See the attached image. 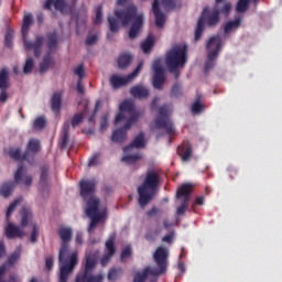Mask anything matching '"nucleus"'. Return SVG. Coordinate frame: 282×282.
Here are the masks:
<instances>
[{
	"label": "nucleus",
	"mask_w": 282,
	"mask_h": 282,
	"mask_svg": "<svg viewBox=\"0 0 282 282\" xmlns=\"http://www.w3.org/2000/svg\"><path fill=\"white\" fill-rule=\"evenodd\" d=\"M80 196L87 200L86 215L90 219L88 232L91 235L98 224H102L107 219V207L100 205V199L94 197L96 191V180H83L79 183Z\"/></svg>",
	"instance_id": "f257e3e1"
},
{
	"label": "nucleus",
	"mask_w": 282,
	"mask_h": 282,
	"mask_svg": "<svg viewBox=\"0 0 282 282\" xmlns=\"http://www.w3.org/2000/svg\"><path fill=\"white\" fill-rule=\"evenodd\" d=\"M57 235L62 241L58 261H59V282H67L69 274L78 264V251L69 249V241L74 237V230L70 227H59Z\"/></svg>",
	"instance_id": "f03ea898"
},
{
	"label": "nucleus",
	"mask_w": 282,
	"mask_h": 282,
	"mask_svg": "<svg viewBox=\"0 0 282 282\" xmlns=\"http://www.w3.org/2000/svg\"><path fill=\"white\" fill-rule=\"evenodd\" d=\"M120 113L117 115L115 119V124H118L124 120H127V116H129V120L126 122L123 128L118 129L112 132L111 140L112 142H124L127 140V131L131 129V126L135 124L138 122V118H140V113L135 111V102L131 99L124 100L120 106H119Z\"/></svg>",
	"instance_id": "7ed1b4c3"
},
{
	"label": "nucleus",
	"mask_w": 282,
	"mask_h": 282,
	"mask_svg": "<svg viewBox=\"0 0 282 282\" xmlns=\"http://www.w3.org/2000/svg\"><path fill=\"white\" fill-rule=\"evenodd\" d=\"M155 267H147L143 272H137L133 282H144L147 279L150 282H158V278L162 274H166V268L169 267V249L166 247H159L153 254Z\"/></svg>",
	"instance_id": "20e7f679"
},
{
	"label": "nucleus",
	"mask_w": 282,
	"mask_h": 282,
	"mask_svg": "<svg viewBox=\"0 0 282 282\" xmlns=\"http://www.w3.org/2000/svg\"><path fill=\"white\" fill-rule=\"evenodd\" d=\"M221 1L224 0H216L215 8L210 11L208 8H205L203 10L202 17L199 18L196 26L195 32V41H199L202 39V34H204V28H206V21L209 28H213V25H217L219 23V14H225L228 17L230 14V10L232 8V4L225 3L221 7Z\"/></svg>",
	"instance_id": "39448f33"
},
{
	"label": "nucleus",
	"mask_w": 282,
	"mask_h": 282,
	"mask_svg": "<svg viewBox=\"0 0 282 282\" xmlns=\"http://www.w3.org/2000/svg\"><path fill=\"white\" fill-rule=\"evenodd\" d=\"M115 17L121 21L122 25H129L132 23L129 31V39H135L142 30V23H144V14L138 13L137 7H129L127 10L115 11Z\"/></svg>",
	"instance_id": "423d86ee"
},
{
	"label": "nucleus",
	"mask_w": 282,
	"mask_h": 282,
	"mask_svg": "<svg viewBox=\"0 0 282 282\" xmlns=\"http://www.w3.org/2000/svg\"><path fill=\"white\" fill-rule=\"evenodd\" d=\"M188 54V46L185 44H176L166 54V66L175 78H180L178 67L186 65V56Z\"/></svg>",
	"instance_id": "0eeeda50"
},
{
	"label": "nucleus",
	"mask_w": 282,
	"mask_h": 282,
	"mask_svg": "<svg viewBox=\"0 0 282 282\" xmlns=\"http://www.w3.org/2000/svg\"><path fill=\"white\" fill-rule=\"evenodd\" d=\"M160 184V178L158 172L150 171L147 173L143 184L138 187L139 204L144 207L153 197H155V191H158V185Z\"/></svg>",
	"instance_id": "6e6552de"
},
{
	"label": "nucleus",
	"mask_w": 282,
	"mask_h": 282,
	"mask_svg": "<svg viewBox=\"0 0 282 282\" xmlns=\"http://www.w3.org/2000/svg\"><path fill=\"white\" fill-rule=\"evenodd\" d=\"M21 221L20 226L14 225L13 223L7 221L4 227V235L7 239H22L25 237V226L32 221V212L28 207L21 209Z\"/></svg>",
	"instance_id": "1a4fd4ad"
},
{
	"label": "nucleus",
	"mask_w": 282,
	"mask_h": 282,
	"mask_svg": "<svg viewBox=\"0 0 282 282\" xmlns=\"http://www.w3.org/2000/svg\"><path fill=\"white\" fill-rule=\"evenodd\" d=\"M30 25H32V14H26L23 18L22 24V36L25 50H32L34 52L35 58L41 56L43 50V44L45 43V37L43 35H36L35 41H28V33L30 32Z\"/></svg>",
	"instance_id": "9d476101"
},
{
	"label": "nucleus",
	"mask_w": 282,
	"mask_h": 282,
	"mask_svg": "<svg viewBox=\"0 0 282 282\" xmlns=\"http://www.w3.org/2000/svg\"><path fill=\"white\" fill-rule=\"evenodd\" d=\"M171 113L173 109L169 105H164L159 108V113L152 123V129H163L167 135H175V124L171 120Z\"/></svg>",
	"instance_id": "9b49d317"
},
{
	"label": "nucleus",
	"mask_w": 282,
	"mask_h": 282,
	"mask_svg": "<svg viewBox=\"0 0 282 282\" xmlns=\"http://www.w3.org/2000/svg\"><path fill=\"white\" fill-rule=\"evenodd\" d=\"M96 261H98V251L87 253L85 272L79 273L76 276L75 282H102V274H91V270L96 268Z\"/></svg>",
	"instance_id": "f8f14e48"
},
{
	"label": "nucleus",
	"mask_w": 282,
	"mask_h": 282,
	"mask_svg": "<svg viewBox=\"0 0 282 282\" xmlns=\"http://www.w3.org/2000/svg\"><path fill=\"white\" fill-rule=\"evenodd\" d=\"M221 45H224V42H221V36L216 35L209 39L207 43V62L205 64L206 74H208V72H210L213 67H215V61H217V56L219 54V51L221 50Z\"/></svg>",
	"instance_id": "ddd939ff"
},
{
	"label": "nucleus",
	"mask_w": 282,
	"mask_h": 282,
	"mask_svg": "<svg viewBox=\"0 0 282 282\" xmlns=\"http://www.w3.org/2000/svg\"><path fill=\"white\" fill-rule=\"evenodd\" d=\"M191 193H193V184L185 183L181 185L176 192V199H180L181 206L176 209V215H184L191 202Z\"/></svg>",
	"instance_id": "4468645a"
},
{
	"label": "nucleus",
	"mask_w": 282,
	"mask_h": 282,
	"mask_svg": "<svg viewBox=\"0 0 282 282\" xmlns=\"http://www.w3.org/2000/svg\"><path fill=\"white\" fill-rule=\"evenodd\" d=\"M142 67H144V62H140L137 68L128 76L122 77L120 75H112L110 77V85H112L113 89H118L119 87H124V85H129V83L134 80V78L140 74Z\"/></svg>",
	"instance_id": "2eb2a0df"
},
{
	"label": "nucleus",
	"mask_w": 282,
	"mask_h": 282,
	"mask_svg": "<svg viewBox=\"0 0 282 282\" xmlns=\"http://www.w3.org/2000/svg\"><path fill=\"white\" fill-rule=\"evenodd\" d=\"M153 76V87L154 89H162L164 87V82L166 77L164 76V68H162V59H155L152 64Z\"/></svg>",
	"instance_id": "dca6fc26"
},
{
	"label": "nucleus",
	"mask_w": 282,
	"mask_h": 282,
	"mask_svg": "<svg viewBox=\"0 0 282 282\" xmlns=\"http://www.w3.org/2000/svg\"><path fill=\"white\" fill-rule=\"evenodd\" d=\"M116 241V235H111L109 239L106 241L105 253L101 258V265L105 267L111 261V257L116 254V246L113 245Z\"/></svg>",
	"instance_id": "f3484780"
},
{
	"label": "nucleus",
	"mask_w": 282,
	"mask_h": 282,
	"mask_svg": "<svg viewBox=\"0 0 282 282\" xmlns=\"http://www.w3.org/2000/svg\"><path fill=\"white\" fill-rule=\"evenodd\" d=\"M53 6L55 10H58L62 14H68V12H72V8L67 6L65 0H46L44 3V10H52Z\"/></svg>",
	"instance_id": "a211bd4d"
},
{
	"label": "nucleus",
	"mask_w": 282,
	"mask_h": 282,
	"mask_svg": "<svg viewBox=\"0 0 282 282\" xmlns=\"http://www.w3.org/2000/svg\"><path fill=\"white\" fill-rule=\"evenodd\" d=\"M145 144L147 142L144 141V134L141 132L137 135V138H134L130 145L123 148V153H126V155H129V153H135V149H143Z\"/></svg>",
	"instance_id": "6ab92c4d"
},
{
	"label": "nucleus",
	"mask_w": 282,
	"mask_h": 282,
	"mask_svg": "<svg viewBox=\"0 0 282 282\" xmlns=\"http://www.w3.org/2000/svg\"><path fill=\"white\" fill-rule=\"evenodd\" d=\"M152 11L155 17L156 28H164V23H166V15L160 10V0H154Z\"/></svg>",
	"instance_id": "aec40b11"
},
{
	"label": "nucleus",
	"mask_w": 282,
	"mask_h": 282,
	"mask_svg": "<svg viewBox=\"0 0 282 282\" xmlns=\"http://www.w3.org/2000/svg\"><path fill=\"white\" fill-rule=\"evenodd\" d=\"M14 181L15 184H21V182H23L25 186H32V177L25 174V167H23V165L18 167V171L14 174Z\"/></svg>",
	"instance_id": "412c9836"
},
{
	"label": "nucleus",
	"mask_w": 282,
	"mask_h": 282,
	"mask_svg": "<svg viewBox=\"0 0 282 282\" xmlns=\"http://www.w3.org/2000/svg\"><path fill=\"white\" fill-rule=\"evenodd\" d=\"M130 94L131 96H133V98H149V89H147V87L142 85H137L132 87Z\"/></svg>",
	"instance_id": "4be33fe9"
},
{
	"label": "nucleus",
	"mask_w": 282,
	"mask_h": 282,
	"mask_svg": "<svg viewBox=\"0 0 282 282\" xmlns=\"http://www.w3.org/2000/svg\"><path fill=\"white\" fill-rule=\"evenodd\" d=\"M50 67H54V58L52 57V54H46L40 64V74H45L46 70L50 69Z\"/></svg>",
	"instance_id": "5701e85b"
},
{
	"label": "nucleus",
	"mask_w": 282,
	"mask_h": 282,
	"mask_svg": "<svg viewBox=\"0 0 282 282\" xmlns=\"http://www.w3.org/2000/svg\"><path fill=\"white\" fill-rule=\"evenodd\" d=\"M47 47L51 53L58 48V34L56 32L47 34Z\"/></svg>",
	"instance_id": "b1692460"
},
{
	"label": "nucleus",
	"mask_w": 282,
	"mask_h": 282,
	"mask_svg": "<svg viewBox=\"0 0 282 282\" xmlns=\"http://www.w3.org/2000/svg\"><path fill=\"white\" fill-rule=\"evenodd\" d=\"M67 144H69V121L64 123L59 147L61 149H65Z\"/></svg>",
	"instance_id": "393cba45"
},
{
	"label": "nucleus",
	"mask_w": 282,
	"mask_h": 282,
	"mask_svg": "<svg viewBox=\"0 0 282 282\" xmlns=\"http://www.w3.org/2000/svg\"><path fill=\"white\" fill-rule=\"evenodd\" d=\"M10 73L8 68H2L0 70V89H8L10 87Z\"/></svg>",
	"instance_id": "a878e982"
},
{
	"label": "nucleus",
	"mask_w": 282,
	"mask_h": 282,
	"mask_svg": "<svg viewBox=\"0 0 282 282\" xmlns=\"http://www.w3.org/2000/svg\"><path fill=\"white\" fill-rule=\"evenodd\" d=\"M62 100H63V93L57 91L53 94L51 102H52V109L53 111H55V113H58V111H61Z\"/></svg>",
	"instance_id": "bb28decb"
},
{
	"label": "nucleus",
	"mask_w": 282,
	"mask_h": 282,
	"mask_svg": "<svg viewBox=\"0 0 282 282\" xmlns=\"http://www.w3.org/2000/svg\"><path fill=\"white\" fill-rule=\"evenodd\" d=\"M17 186V183L14 182H7L4 184H2L1 188H0V195L2 197H10V195H12V192L14 191Z\"/></svg>",
	"instance_id": "cd10ccee"
},
{
	"label": "nucleus",
	"mask_w": 282,
	"mask_h": 282,
	"mask_svg": "<svg viewBox=\"0 0 282 282\" xmlns=\"http://www.w3.org/2000/svg\"><path fill=\"white\" fill-rule=\"evenodd\" d=\"M183 153L181 155L183 162H188L191 160V156L193 155V148L187 143L185 145L178 147V154Z\"/></svg>",
	"instance_id": "c85d7f7f"
},
{
	"label": "nucleus",
	"mask_w": 282,
	"mask_h": 282,
	"mask_svg": "<svg viewBox=\"0 0 282 282\" xmlns=\"http://www.w3.org/2000/svg\"><path fill=\"white\" fill-rule=\"evenodd\" d=\"M131 61H133V56L130 54H122L118 58V66L120 69H124V67H128V65L131 64Z\"/></svg>",
	"instance_id": "c756f323"
},
{
	"label": "nucleus",
	"mask_w": 282,
	"mask_h": 282,
	"mask_svg": "<svg viewBox=\"0 0 282 282\" xmlns=\"http://www.w3.org/2000/svg\"><path fill=\"white\" fill-rule=\"evenodd\" d=\"M39 151H41V142L36 139L30 140L26 148V155L29 153H39Z\"/></svg>",
	"instance_id": "7c9ffc66"
},
{
	"label": "nucleus",
	"mask_w": 282,
	"mask_h": 282,
	"mask_svg": "<svg viewBox=\"0 0 282 282\" xmlns=\"http://www.w3.org/2000/svg\"><path fill=\"white\" fill-rule=\"evenodd\" d=\"M241 25V20L239 18L234 21H229L225 25V34H230L234 30H237Z\"/></svg>",
	"instance_id": "2f4dec72"
},
{
	"label": "nucleus",
	"mask_w": 282,
	"mask_h": 282,
	"mask_svg": "<svg viewBox=\"0 0 282 282\" xmlns=\"http://www.w3.org/2000/svg\"><path fill=\"white\" fill-rule=\"evenodd\" d=\"M153 43H155V39L153 35H149L144 42L141 44V48L143 50L144 54H149L153 48Z\"/></svg>",
	"instance_id": "473e14b6"
},
{
	"label": "nucleus",
	"mask_w": 282,
	"mask_h": 282,
	"mask_svg": "<svg viewBox=\"0 0 282 282\" xmlns=\"http://www.w3.org/2000/svg\"><path fill=\"white\" fill-rule=\"evenodd\" d=\"M86 113H87V105H85V109L82 112L76 113L73 117V119L70 121L72 127H78V124H80V122H83Z\"/></svg>",
	"instance_id": "72a5a7b5"
},
{
	"label": "nucleus",
	"mask_w": 282,
	"mask_h": 282,
	"mask_svg": "<svg viewBox=\"0 0 282 282\" xmlns=\"http://www.w3.org/2000/svg\"><path fill=\"white\" fill-rule=\"evenodd\" d=\"M9 155L12 158V160L17 161L28 160V152L21 155V150L19 148L11 149Z\"/></svg>",
	"instance_id": "f704fd0d"
},
{
	"label": "nucleus",
	"mask_w": 282,
	"mask_h": 282,
	"mask_svg": "<svg viewBox=\"0 0 282 282\" xmlns=\"http://www.w3.org/2000/svg\"><path fill=\"white\" fill-rule=\"evenodd\" d=\"M121 160L122 162H126V164H135L138 160H142V155L140 153L128 154L124 155Z\"/></svg>",
	"instance_id": "c9c22d12"
},
{
	"label": "nucleus",
	"mask_w": 282,
	"mask_h": 282,
	"mask_svg": "<svg viewBox=\"0 0 282 282\" xmlns=\"http://www.w3.org/2000/svg\"><path fill=\"white\" fill-rule=\"evenodd\" d=\"M251 1H253L254 6H257V0H239L236 7L237 12H246Z\"/></svg>",
	"instance_id": "e433bc0d"
},
{
	"label": "nucleus",
	"mask_w": 282,
	"mask_h": 282,
	"mask_svg": "<svg viewBox=\"0 0 282 282\" xmlns=\"http://www.w3.org/2000/svg\"><path fill=\"white\" fill-rule=\"evenodd\" d=\"M23 200V198H17L14 200V203H11L7 209V221H10V217L12 216V213H14V210H17V207L19 206V204H21V202Z\"/></svg>",
	"instance_id": "4c0bfd02"
},
{
	"label": "nucleus",
	"mask_w": 282,
	"mask_h": 282,
	"mask_svg": "<svg viewBox=\"0 0 282 282\" xmlns=\"http://www.w3.org/2000/svg\"><path fill=\"white\" fill-rule=\"evenodd\" d=\"M47 124V121L44 117H39L33 122V129L35 131H41V129H45V126Z\"/></svg>",
	"instance_id": "58836bf2"
},
{
	"label": "nucleus",
	"mask_w": 282,
	"mask_h": 282,
	"mask_svg": "<svg viewBox=\"0 0 282 282\" xmlns=\"http://www.w3.org/2000/svg\"><path fill=\"white\" fill-rule=\"evenodd\" d=\"M122 274V268L111 269L108 273V279L110 281H117L119 276Z\"/></svg>",
	"instance_id": "ea45409f"
},
{
	"label": "nucleus",
	"mask_w": 282,
	"mask_h": 282,
	"mask_svg": "<svg viewBox=\"0 0 282 282\" xmlns=\"http://www.w3.org/2000/svg\"><path fill=\"white\" fill-rule=\"evenodd\" d=\"M109 28L112 32H118L120 30V22L113 17H108Z\"/></svg>",
	"instance_id": "a19ab883"
},
{
	"label": "nucleus",
	"mask_w": 282,
	"mask_h": 282,
	"mask_svg": "<svg viewBox=\"0 0 282 282\" xmlns=\"http://www.w3.org/2000/svg\"><path fill=\"white\" fill-rule=\"evenodd\" d=\"M32 69H34V59L29 57L24 64L23 72L24 74H32Z\"/></svg>",
	"instance_id": "79ce46f5"
},
{
	"label": "nucleus",
	"mask_w": 282,
	"mask_h": 282,
	"mask_svg": "<svg viewBox=\"0 0 282 282\" xmlns=\"http://www.w3.org/2000/svg\"><path fill=\"white\" fill-rule=\"evenodd\" d=\"M14 36V31L12 29H8L6 36H4V43L7 47H12V39Z\"/></svg>",
	"instance_id": "37998d69"
},
{
	"label": "nucleus",
	"mask_w": 282,
	"mask_h": 282,
	"mask_svg": "<svg viewBox=\"0 0 282 282\" xmlns=\"http://www.w3.org/2000/svg\"><path fill=\"white\" fill-rule=\"evenodd\" d=\"M95 25H100L102 23V6L96 8V17L94 19Z\"/></svg>",
	"instance_id": "c03bdc74"
},
{
	"label": "nucleus",
	"mask_w": 282,
	"mask_h": 282,
	"mask_svg": "<svg viewBox=\"0 0 282 282\" xmlns=\"http://www.w3.org/2000/svg\"><path fill=\"white\" fill-rule=\"evenodd\" d=\"M36 239H39V226H36V224H33L32 225V232H31L32 243H36Z\"/></svg>",
	"instance_id": "a18cd8bd"
},
{
	"label": "nucleus",
	"mask_w": 282,
	"mask_h": 282,
	"mask_svg": "<svg viewBox=\"0 0 282 282\" xmlns=\"http://www.w3.org/2000/svg\"><path fill=\"white\" fill-rule=\"evenodd\" d=\"M74 73L76 74V76H78L79 80H83V78H85V67L83 66V64L77 66L74 69Z\"/></svg>",
	"instance_id": "49530a36"
},
{
	"label": "nucleus",
	"mask_w": 282,
	"mask_h": 282,
	"mask_svg": "<svg viewBox=\"0 0 282 282\" xmlns=\"http://www.w3.org/2000/svg\"><path fill=\"white\" fill-rule=\"evenodd\" d=\"M171 95L173 96V98H177V97L182 96V87L180 86V84H175L172 87Z\"/></svg>",
	"instance_id": "de8ad7c7"
},
{
	"label": "nucleus",
	"mask_w": 282,
	"mask_h": 282,
	"mask_svg": "<svg viewBox=\"0 0 282 282\" xmlns=\"http://www.w3.org/2000/svg\"><path fill=\"white\" fill-rule=\"evenodd\" d=\"M204 109V106L200 105L199 99H197L193 106H192V112L193 113H202V110Z\"/></svg>",
	"instance_id": "09e8293b"
},
{
	"label": "nucleus",
	"mask_w": 282,
	"mask_h": 282,
	"mask_svg": "<svg viewBox=\"0 0 282 282\" xmlns=\"http://www.w3.org/2000/svg\"><path fill=\"white\" fill-rule=\"evenodd\" d=\"M40 184H41L42 187L47 186V167H44L42 170Z\"/></svg>",
	"instance_id": "8fccbe9b"
},
{
	"label": "nucleus",
	"mask_w": 282,
	"mask_h": 282,
	"mask_svg": "<svg viewBox=\"0 0 282 282\" xmlns=\"http://www.w3.org/2000/svg\"><path fill=\"white\" fill-rule=\"evenodd\" d=\"M162 6L165 8V10H174L175 0H162Z\"/></svg>",
	"instance_id": "3c124183"
},
{
	"label": "nucleus",
	"mask_w": 282,
	"mask_h": 282,
	"mask_svg": "<svg viewBox=\"0 0 282 282\" xmlns=\"http://www.w3.org/2000/svg\"><path fill=\"white\" fill-rule=\"evenodd\" d=\"M131 257V247H126L121 252V261H124V259H129Z\"/></svg>",
	"instance_id": "603ef678"
},
{
	"label": "nucleus",
	"mask_w": 282,
	"mask_h": 282,
	"mask_svg": "<svg viewBox=\"0 0 282 282\" xmlns=\"http://www.w3.org/2000/svg\"><path fill=\"white\" fill-rule=\"evenodd\" d=\"M97 41H98V35H89L86 39V45H94L97 43Z\"/></svg>",
	"instance_id": "864d4df0"
},
{
	"label": "nucleus",
	"mask_w": 282,
	"mask_h": 282,
	"mask_svg": "<svg viewBox=\"0 0 282 282\" xmlns=\"http://www.w3.org/2000/svg\"><path fill=\"white\" fill-rule=\"evenodd\" d=\"M107 118H108L107 115L101 117V123H100L101 131H105V129H107V127L109 124Z\"/></svg>",
	"instance_id": "5fc2aeb1"
},
{
	"label": "nucleus",
	"mask_w": 282,
	"mask_h": 282,
	"mask_svg": "<svg viewBox=\"0 0 282 282\" xmlns=\"http://www.w3.org/2000/svg\"><path fill=\"white\" fill-rule=\"evenodd\" d=\"M98 158H100V154H95L90 160L88 165L89 166H96V164H98Z\"/></svg>",
	"instance_id": "6e6d98bb"
},
{
	"label": "nucleus",
	"mask_w": 282,
	"mask_h": 282,
	"mask_svg": "<svg viewBox=\"0 0 282 282\" xmlns=\"http://www.w3.org/2000/svg\"><path fill=\"white\" fill-rule=\"evenodd\" d=\"M0 102H7L8 101V93L6 89H0Z\"/></svg>",
	"instance_id": "4d7b16f0"
},
{
	"label": "nucleus",
	"mask_w": 282,
	"mask_h": 282,
	"mask_svg": "<svg viewBox=\"0 0 282 282\" xmlns=\"http://www.w3.org/2000/svg\"><path fill=\"white\" fill-rule=\"evenodd\" d=\"M77 91L78 94H85V86H83V82L80 79L77 82Z\"/></svg>",
	"instance_id": "13d9d810"
},
{
	"label": "nucleus",
	"mask_w": 282,
	"mask_h": 282,
	"mask_svg": "<svg viewBox=\"0 0 282 282\" xmlns=\"http://www.w3.org/2000/svg\"><path fill=\"white\" fill-rule=\"evenodd\" d=\"M2 257H6V243L3 241H0V259Z\"/></svg>",
	"instance_id": "bf43d9fd"
},
{
	"label": "nucleus",
	"mask_w": 282,
	"mask_h": 282,
	"mask_svg": "<svg viewBox=\"0 0 282 282\" xmlns=\"http://www.w3.org/2000/svg\"><path fill=\"white\" fill-rule=\"evenodd\" d=\"M54 265V259L52 258H46V268L47 270H51Z\"/></svg>",
	"instance_id": "052dcab7"
},
{
	"label": "nucleus",
	"mask_w": 282,
	"mask_h": 282,
	"mask_svg": "<svg viewBox=\"0 0 282 282\" xmlns=\"http://www.w3.org/2000/svg\"><path fill=\"white\" fill-rule=\"evenodd\" d=\"M162 241H165L166 243H171V241H173V234H169L165 237H163Z\"/></svg>",
	"instance_id": "680f3d73"
},
{
	"label": "nucleus",
	"mask_w": 282,
	"mask_h": 282,
	"mask_svg": "<svg viewBox=\"0 0 282 282\" xmlns=\"http://www.w3.org/2000/svg\"><path fill=\"white\" fill-rule=\"evenodd\" d=\"M9 282H21V279L17 274H11Z\"/></svg>",
	"instance_id": "e2e57ef3"
},
{
	"label": "nucleus",
	"mask_w": 282,
	"mask_h": 282,
	"mask_svg": "<svg viewBox=\"0 0 282 282\" xmlns=\"http://www.w3.org/2000/svg\"><path fill=\"white\" fill-rule=\"evenodd\" d=\"M195 204H196L197 206H204V197H197V198L195 199Z\"/></svg>",
	"instance_id": "0e129e2a"
},
{
	"label": "nucleus",
	"mask_w": 282,
	"mask_h": 282,
	"mask_svg": "<svg viewBox=\"0 0 282 282\" xmlns=\"http://www.w3.org/2000/svg\"><path fill=\"white\" fill-rule=\"evenodd\" d=\"M76 243H83V234L82 232H77V235H76Z\"/></svg>",
	"instance_id": "69168bd1"
},
{
	"label": "nucleus",
	"mask_w": 282,
	"mask_h": 282,
	"mask_svg": "<svg viewBox=\"0 0 282 282\" xmlns=\"http://www.w3.org/2000/svg\"><path fill=\"white\" fill-rule=\"evenodd\" d=\"M158 213V207H153L150 212H148L149 217H153Z\"/></svg>",
	"instance_id": "338daca9"
},
{
	"label": "nucleus",
	"mask_w": 282,
	"mask_h": 282,
	"mask_svg": "<svg viewBox=\"0 0 282 282\" xmlns=\"http://www.w3.org/2000/svg\"><path fill=\"white\" fill-rule=\"evenodd\" d=\"M178 270H181V272H186V268L184 267V262H178Z\"/></svg>",
	"instance_id": "774afa93"
}]
</instances>
